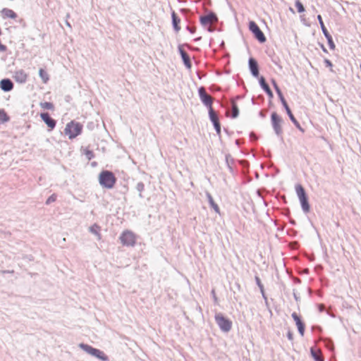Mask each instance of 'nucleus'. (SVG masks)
<instances>
[{
	"label": "nucleus",
	"instance_id": "nucleus-18",
	"mask_svg": "<svg viewBox=\"0 0 361 361\" xmlns=\"http://www.w3.org/2000/svg\"><path fill=\"white\" fill-rule=\"evenodd\" d=\"M0 87L4 92H9L13 88V83L8 78L2 79L0 81Z\"/></svg>",
	"mask_w": 361,
	"mask_h": 361
},
{
	"label": "nucleus",
	"instance_id": "nucleus-3",
	"mask_svg": "<svg viewBox=\"0 0 361 361\" xmlns=\"http://www.w3.org/2000/svg\"><path fill=\"white\" fill-rule=\"evenodd\" d=\"M295 191L300 200L303 212L305 213H308L310 210V207L304 188L301 185L298 184L295 186Z\"/></svg>",
	"mask_w": 361,
	"mask_h": 361
},
{
	"label": "nucleus",
	"instance_id": "nucleus-37",
	"mask_svg": "<svg viewBox=\"0 0 361 361\" xmlns=\"http://www.w3.org/2000/svg\"><path fill=\"white\" fill-rule=\"evenodd\" d=\"M287 337H288V338L290 341H293V333L290 331H288Z\"/></svg>",
	"mask_w": 361,
	"mask_h": 361
},
{
	"label": "nucleus",
	"instance_id": "nucleus-7",
	"mask_svg": "<svg viewBox=\"0 0 361 361\" xmlns=\"http://www.w3.org/2000/svg\"><path fill=\"white\" fill-rule=\"evenodd\" d=\"M198 94L202 102L208 108V110L213 109L212 108V102L213 98L212 96L208 94L204 87H200L198 89Z\"/></svg>",
	"mask_w": 361,
	"mask_h": 361
},
{
	"label": "nucleus",
	"instance_id": "nucleus-35",
	"mask_svg": "<svg viewBox=\"0 0 361 361\" xmlns=\"http://www.w3.org/2000/svg\"><path fill=\"white\" fill-rule=\"evenodd\" d=\"M56 200V195L52 194L46 201V204H49L54 202H55Z\"/></svg>",
	"mask_w": 361,
	"mask_h": 361
},
{
	"label": "nucleus",
	"instance_id": "nucleus-36",
	"mask_svg": "<svg viewBox=\"0 0 361 361\" xmlns=\"http://www.w3.org/2000/svg\"><path fill=\"white\" fill-rule=\"evenodd\" d=\"M326 347L329 348L331 350H334V343L331 341H328L326 344Z\"/></svg>",
	"mask_w": 361,
	"mask_h": 361
},
{
	"label": "nucleus",
	"instance_id": "nucleus-1",
	"mask_svg": "<svg viewBox=\"0 0 361 361\" xmlns=\"http://www.w3.org/2000/svg\"><path fill=\"white\" fill-rule=\"evenodd\" d=\"M99 180L102 187L111 189L114 186L116 179L111 171H103L99 174Z\"/></svg>",
	"mask_w": 361,
	"mask_h": 361
},
{
	"label": "nucleus",
	"instance_id": "nucleus-6",
	"mask_svg": "<svg viewBox=\"0 0 361 361\" xmlns=\"http://www.w3.org/2000/svg\"><path fill=\"white\" fill-rule=\"evenodd\" d=\"M249 30L254 35L255 37L260 42L264 43L267 39L263 32L260 30L259 27L254 21L249 23Z\"/></svg>",
	"mask_w": 361,
	"mask_h": 361
},
{
	"label": "nucleus",
	"instance_id": "nucleus-32",
	"mask_svg": "<svg viewBox=\"0 0 361 361\" xmlns=\"http://www.w3.org/2000/svg\"><path fill=\"white\" fill-rule=\"evenodd\" d=\"M0 120L3 122H6L9 120L8 116L4 110H0Z\"/></svg>",
	"mask_w": 361,
	"mask_h": 361
},
{
	"label": "nucleus",
	"instance_id": "nucleus-40",
	"mask_svg": "<svg viewBox=\"0 0 361 361\" xmlns=\"http://www.w3.org/2000/svg\"><path fill=\"white\" fill-rule=\"evenodd\" d=\"M214 30V29L212 26H209L207 27V31L209 32H212Z\"/></svg>",
	"mask_w": 361,
	"mask_h": 361
},
{
	"label": "nucleus",
	"instance_id": "nucleus-46",
	"mask_svg": "<svg viewBox=\"0 0 361 361\" xmlns=\"http://www.w3.org/2000/svg\"><path fill=\"white\" fill-rule=\"evenodd\" d=\"M322 49L324 51H326V49L322 46Z\"/></svg>",
	"mask_w": 361,
	"mask_h": 361
},
{
	"label": "nucleus",
	"instance_id": "nucleus-43",
	"mask_svg": "<svg viewBox=\"0 0 361 361\" xmlns=\"http://www.w3.org/2000/svg\"><path fill=\"white\" fill-rule=\"evenodd\" d=\"M212 295H214V300H217V298H216V295H215V293H214V290L212 291Z\"/></svg>",
	"mask_w": 361,
	"mask_h": 361
},
{
	"label": "nucleus",
	"instance_id": "nucleus-15",
	"mask_svg": "<svg viewBox=\"0 0 361 361\" xmlns=\"http://www.w3.org/2000/svg\"><path fill=\"white\" fill-rule=\"evenodd\" d=\"M292 318L295 322V324L298 327L299 334L303 336L305 333V324L300 319V317L297 314L296 312H293L291 314Z\"/></svg>",
	"mask_w": 361,
	"mask_h": 361
},
{
	"label": "nucleus",
	"instance_id": "nucleus-13",
	"mask_svg": "<svg viewBox=\"0 0 361 361\" xmlns=\"http://www.w3.org/2000/svg\"><path fill=\"white\" fill-rule=\"evenodd\" d=\"M249 69L255 78H258L259 75L257 61L254 58H250L248 61Z\"/></svg>",
	"mask_w": 361,
	"mask_h": 361
},
{
	"label": "nucleus",
	"instance_id": "nucleus-5",
	"mask_svg": "<svg viewBox=\"0 0 361 361\" xmlns=\"http://www.w3.org/2000/svg\"><path fill=\"white\" fill-rule=\"evenodd\" d=\"M215 321L222 331L228 332L231 329V321L226 318L221 313L215 314Z\"/></svg>",
	"mask_w": 361,
	"mask_h": 361
},
{
	"label": "nucleus",
	"instance_id": "nucleus-27",
	"mask_svg": "<svg viewBox=\"0 0 361 361\" xmlns=\"http://www.w3.org/2000/svg\"><path fill=\"white\" fill-rule=\"evenodd\" d=\"M100 227L97 226V224H94L92 226L89 228V231L92 233V234L97 236L98 239H100Z\"/></svg>",
	"mask_w": 361,
	"mask_h": 361
},
{
	"label": "nucleus",
	"instance_id": "nucleus-19",
	"mask_svg": "<svg viewBox=\"0 0 361 361\" xmlns=\"http://www.w3.org/2000/svg\"><path fill=\"white\" fill-rule=\"evenodd\" d=\"M259 82L261 87L264 90V91L267 94V95L272 98L274 97L273 92L270 89L269 85L267 83L265 78L263 76H261L259 79Z\"/></svg>",
	"mask_w": 361,
	"mask_h": 361
},
{
	"label": "nucleus",
	"instance_id": "nucleus-45",
	"mask_svg": "<svg viewBox=\"0 0 361 361\" xmlns=\"http://www.w3.org/2000/svg\"><path fill=\"white\" fill-rule=\"evenodd\" d=\"M7 273H13V271H6Z\"/></svg>",
	"mask_w": 361,
	"mask_h": 361
},
{
	"label": "nucleus",
	"instance_id": "nucleus-33",
	"mask_svg": "<svg viewBox=\"0 0 361 361\" xmlns=\"http://www.w3.org/2000/svg\"><path fill=\"white\" fill-rule=\"evenodd\" d=\"M144 188H145V185L142 182H139L136 185V189L139 192L140 197H142V192L143 191Z\"/></svg>",
	"mask_w": 361,
	"mask_h": 361
},
{
	"label": "nucleus",
	"instance_id": "nucleus-17",
	"mask_svg": "<svg viewBox=\"0 0 361 361\" xmlns=\"http://www.w3.org/2000/svg\"><path fill=\"white\" fill-rule=\"evenodd\" d=\"M40 117L42 121L49 127L51 129H53L56 126V121L53 119L49 113L44 112L40 114Z\"/></svg>",
	"mask_w": 361,
	"mask_h": 361
},
{
	"label": "nucleus",
	"instance_id": "nucleus-42",
	"mask_svg": "<svg viewBox=\"0 0 361 361\" xmlns=\"http://www.w3.org/2000/svg\"><path fill=\"white\" fill-rule=\"evenodd\" d=\"M66 25L69 27H71V23L68 21V20H66Z\"/></svg>",
	"mask_w": 361,
	"mask_h": 361
},
{
	"label": "nucleus",
	"instance_id": "nucleus-26",
	"mask_svg": "<svg viewBox=\"0 0 361 361\" xmlns=\"http://www.w3.org/2000/svg\"><path fill=\"white\" fill-rule=\"evenodd\" d=\"M231 108H232L231 116H232V118H235L239 115V109L237 106V104L235 103V102L234 100L231 101Z\"/></svg>",
	"mask_w": 361,
	"mask_h": 361
},
{
	"label": "nucleus",
	"instance_id": "nucleus-12",
	"mask_svg": "<svg viewBox=\"0 0 361 361\" xmlns=\"http://www.w3.org/2000/svg\"><path fill=\"white\" fill-rule=\"evenodd\" d=\"M200 23L202 26L218 21L217 16L214 12H209L207 15L202 16L200 18Z\"/></svg>",
	"mask_w": 361,
	"mask_h": 361
},
{
	"label": "nucleus",
	"instance_id": "nucleus-24",
	"mask_svg": "<svg viewBox=\"0 0 361 361\" xmlns=\"http://www.w3.org/2000/svg\"><path fill=\"white\" fill-rule=\"evenodd\" d=\"M1 13L4 17L15 19L17 17V14L11 9L4 8L1 11Z\"/></svg>",
	"mask_w": 361,
	"mask_h": 361
},
{
	"label": "nucleus",
	"instance_id": "nucleus-14",
	"mask_svg": "<svg viewBox=\"0 0 361 361\" xmlns=\"http://www.w3.org/2000/svg\"><path fill=\"white\" fill-rule=\"evenodd\" d=\"M283 107L285 108L286 113L290 118V121L293 123V124L295 126V127L299 129L300 131L304 132V129L300 126L299 122L296 120V118L294 117L293 113L291 112L290 109L289 108L287 102L282 104Z\"/></svg>",
	"mask_w": 361,
	"mask_h": 361
},
{
	"label": "nucleus",
	"instance_id": "nucleus-41",
	"mask_svg": "<svg viewBox=\"0 0 361 361\" xmlns=\"http://www.w3.org/2000/svg\"><path fill=\"white\" fill-rule=\"evenodd\" d=\"M293 296H294V298L296 301H298L299 300V297L298 296V295L294 292L293 293Z\"/></svg>",
	"mask_w": 361,
	"mask_h": 361
},
{
	"label": "nucleus",
	"instance_id": "nucleus-25",
	"mask_svg": "<svg viewBox=\"0 0 361 361\" xmlns=\"http://www.w3.org/2000/svg\"><path fill=\"white\" fill-rule=\"evenodd\" d=\"M271 82H272V85H273V86H274V89H275V90H276V93H277V94H278V96H279L281 103L282 104L285 103L286 101V99H285V98H284V97H283V95L280 88H279V87L278 86L276 82L274 80H272Z\"/></svg>",
	"mask_w": 361,
	"mask_h": 361
},
{
	"label": "nucleus",
	"instance_id": "nucleus-48",
	"mask_svg": "<svg viewBox=\"0 0 361 361\" xmlns=\"http://www.w3.org/2000/svg\"><path fill=\"white\" fill-rule=\"evenodd\" d=\"M200 39H201V37H198V38L195 39V40H199Z\"/></svg>",
	"mask_w": 361,
	"mask_h": 361
},
{
	"label": "nucleus",
	"instance_id": "nucleus-47",
	"mask_svg": "<svg viewBox=\"0 0 361 361\" xmlns=\"http://www.w3.org/2000/svg\"><path fill=\"white\" fill-rule=\"evenodd\" d=\"M69 17H70V15L68 13V14L66 15V18H68Z\"/></svg>",
	"mask_w": 361,
	"mask_h": 361
},
{
	"label": "nucleus",
	"instance_id": "nucleus-39",
	"mask_svg": "<svg viewBox=\"0 0 361 361\" xmlns=\"http://www.w3.org/2000/svg\"><path fill=\"white\" fill-rule=\"evenodd\" d=\"M187 30L190 32V33H194L195 32V27H191L190 26H188L187 27Z\"/></svg>",
	"mask_w": 361,
	"mask_h": 361
},
{
	"label": "nucleus",
	"instance_id": "nucleus-11",
	"mask_svg": "<svg viewBox=\"0 0 361 361\" xmlns=\"http://www.w3.org/2000/svg\"><path fill=\"white\" fill-rule=\"evenodd\" d=\"M209 116L210 121L212 122L216 134L220 136L221 135V124L219 122V119L218 115L215 112L213 109H209Z\"/></svg>",
	"mask_w": 361,
	"mask_h": 361
},
{
	"label": "nucleus",
	"instance_id": "nucleus-28",
	"mask_svg": "<svg viewBox=\"0 0 361 361\" xmlns=\"http://www.w3.org/2000/svg\"><path fill=\"white\" fill-rule=\"evenodd\" d=\"M39 75L42 78V80H43V82L44 83H46L48 81L49 75H48V74L47 73V72L44 69L40 68L39 70Z\"/></svg>",
	"mask_w": 361,
	"mask_h": 361
},
{
	"label": "nucleus",
	"instance_id": "nucleus-38",
	"mask_svg": "<svg viewBox=\"0 0 361 361\" xmlns=\"http://www.w3.org/2000/svg\"><path fill=\"white\" fill-rule=\"evenodd\" d=\"M324 63H325L326 66H328V67H332V66H333V65H332V63H331V61H330V60H329V59H326L324 60Z\"/></svg>",
	"mask_w": 361,
	"mask_h": 361
},
{
	"label": "nucleus",
	"instance_id": "nucleus-9",
	"mask_svg": "<svg viewBox=\"0 0 361 361\" xmlns=\"http://www.w3.org/2000/svg\"><path fill=\"white\" fill-rule=\"evenodd\" d=\"M271 125L274 128L275 133L277 135H280L282 133V128H281V122L282 119L281 117L276 113L273 112L271 116Z\"/></svg>",
	"mask_w": 361,
	"mask_h": 361
},
{
	"label": "nucleus",
	"instance_id": "nucleus-22",
	"mask_svg": "<svg viewBox=\"0 0 361 361\" xmlns=\"http://www.w3.org/2000/svg\"><path fill=\"white\" fill-rule=\"evenodd\" d=\"M171 18L173 27L176 32H178L180 30V27L179 26L180 19L174 11L171 13Z\"/></svg>",
	"mask_w": 361,
	"mask_h": 361
},
{
	"label": "nucleus",
	"instance_id": "nucleus-34",
	"mask_svg": "<svg viewBox=\"0 0 361 361\" xmlns=\"http://www.w3.org/2000/svg\"><path fill=\"white\" fill-rule=\"evenodd\" d=\"M84 154L86 156V158L87 159V160H89V161L94 158V153L91 150L85 149Z\"/></svg>",
	"mask_w": 361,
	"mask_h": 361
},
{
	"label": "nucleus",
	"instance_id": "nucleus-30",
	"mask_svg": "<svg viewBox=\"0 0 361 361\" xmlns=\"http://www.w3.org/2000/svg\"><path fill=\"white\" fill-rule=\"evenodd\" d=\"M295 5L298 9V13H303L305 11L303 4L299 0L295 1Z\"/></svg>",
	"mask_w": 361,
	"mask_h": 361
},
{
	"label": "nucleus",
	"instance_id": "nucleus-21",
	"mask_svg": "<svg viewBox=\"0 0 361 361\" xmlns=\"http://www.w3.org/2000/svg\"><path fill=\"white\" fill-rule=\"evenodd\" d=\"M310 353L312 358L315 361H324L320 350H316L314 347L310 348Z\"/></svg>",
	"mask_w": 361,
	"mask_h": 361
},
{
	"label": "nucleus",
	"instance_id": "nucleus-23",
	"mask_svg": "<svg viewBox=\"0 0 361 361\" xmlns=\"http://www.w3.org/2000/svg\"><path fill=\"white\" fill-rule=\"evenodd\" d=\"M206 196L207 197L208 202H209L211 207H212L216 213L219 214L220 213L219 207L218 204L216 203H215L212 195L209 192H207Z\"/></svg>",
	"mask_w": 361,
	"mask_h": 361
},
{
	"label": "nucleus",
	"instance_id": "nucleus-4",
	"mask_svg": "<svg viewBox=\"0 0 361 361\" xmlns=\"http://www.w3.org/2000/svg\"><path fill=\"white\" fill-rule=\"evenodd\" d=\"M82 129L80 123L71 121L66 125L64 133L68 135L69 139H73L81 133Z\"/></svg>",
	"mask_w": 361,
	"mask_h": 361
},
{
	"label": "nucleus",
	"instance_id": "nucleus-20",
	"mask_svg": "<svg viewBox=\"0 0 361 361\" xmlns=\"http://www.w3.org/2000/svg\"><path fill=\"white\" fill-rule=\"evenodd\" d=\"M14 78L17 82L23 83L27 80V75L24 71L19 70L15 72Z\"/></svg>",
	"mask_w": 361,
	"mask_h": 361
},
{
	"label": "nucleus",
	"instance_id": "nucleus-31",
	"mask_svg": "<svg viewBox=\"0 0 361 361\" xmlns=\"http://www.w3.org/2000/svg\"><path fill=\"white\" fill-rule=\"evenodd\" d=\"M41 107L45 109L51 110L54 109V105L51 102H45L40 104Z\"/></svg>",
	"mask_w": 361,
	"mask_h": 361
},
{
	"label": "nucleus",
	"instance_id": "nucleus-16",
	"mask_svg": "<svg viewBox=\"0 0 361 361\" xmlns=\"http://www.w3.org/2000/svg\"><path fill=\"white\" fill-rule=\"evenodd\" d=\"M178 51L181 56V58H182L184 65L186 66L187 68L190 69L192 67V63H191L190 58L189 55L182 48V47L180 45L178 46Z\"/></svg>",
	"mask_w": 361,
	"mask_h": 361
},
{
	"label": "nucleus",
	"instance_id": "nucleus-10",
	"mask_svg": "<svg viewBox=\"0 0 361 361\" xmlns=\"http://www.w3.org/2000/svg\"><path fill=\"white\" fill-rule=\"evenodd\" d=\"M120 240L123 245L133 246L135 243L134 234L130 231H124L120 236Z\"/></svg>",
	"mask_w": 361,
	"mask_h": 361
},
{
	"label": "nucleus",
	"instance_id": "nucleus-8",
	"mask_svg": "<svg viewBox=\"0 0 361 361\" xmlns=\"http://www.w3.org/2000/svg\"><path fill=\"white\" fill-rule=\"evenodd\" d=\"M317 19H318V21H319V25L321 26L322 31L324 35L325 36L326 39H327L329 48L331 50L335 49L336 46H335V44H334V42L333 41L332 37L331 36V35L328 32L327 29L326 28V27H325V25L324 24V22L322 20V18L321 15H318L317 16Z\"/></svg>",
	"mask_w": 361,
	"mask_h": 361
},
{
	"label": "nucleus",
	"instance_id": "nucleus-2",
	"mask_svg": "<svg viewBox=\"0 0 361 361\" xmlns=\"http://www.w3.org/2000/svg\"><path fill=\"white\" fill-rule=\"evenodd\" d=\"M79 347L85 352H86L87 354H90L92 356H94L102 361L109 360V357L103 351L97 348H94L90 345L85 343H80Z\"/></svg>",
	"mask_w": 361,
	"mask_h": 361
},
{
	"label": "nucleus",
	"instance_id": "nucleus-29",
	"mask_svg": "<svg viewBox=\"0 0 361 361\" xmlns=\"http://www.w3.org/2000/svg\"><path fill=\"white\" fill-rule=\"evenodd\" d=\"M255 281H256L257 285L258 286V287L260 289V291H261V293L262 294V296L264 297V298L266 299V296L264 295V286H263V285H262V283L261 282L260 279L258 276H255Z\"/></svg>",
	"mask_w": 361,
	"mask_h": 361
},
{
	"label": "nucleus",
	"instance_id": "nucleus-44",
	"mask_svg": "<svg viewBox=\"0 0 361 361\" xmlns=\"http://www.w3.org/2000/svg\"><path fill=\"white\" fill-rule=\"evenodd\" d=\"M230 156L229 155H227L226 157V162L228 164V159H229Z\"/></svg>",
	"mask_w": 361,
	"mask_h": 361
}]
</instances>
